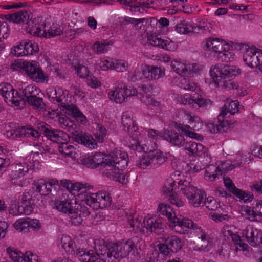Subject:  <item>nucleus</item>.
Here are the masks:
<instances>
[{"label": "nucleus", "instance_id": "58", "mask_svg": "<svg viewBox=\"0 0 262 262\" xmlns=\"http://www.w3.org/2000/svg\"><path fill=\"white\" fill-rule=\"evenodd\" d=\"M137 165L139 167L143 169L147 168L149 166L151 167L149 154L143 155L142 156V158L138 162Z\"/></svg>", "mask_w": 262, "mask_h": 262}, {"label": "nucleus", "instance_id": "37", "mask_svg": "<svg viewBox=\"0 0 262 262\" xmlns=\"http://www.w3.org/2000/svg\"><path fill=\"white\" fill-rule=\"evenodd\" d=\"M135 178V174L134 173L128 172H120L119 170L114 179V181H118L119 183L123 184H126L129 182H133Z\"/></svg>", "mask_w": 262, "mask_h": 262}, {"label": "nucleus", "instance_id": "47", "mask_svg": "<svg viewBox=\"0 0 262 262\" xmlns=\"http://www.w3.org/2000/svg\"><path fill=\"white\" fill-rule=\"evenodd\" d=\"M232 237V239L233 241L234 244L238 246L237 247V249L239 250L242 251H246L249 248L248 245L247 244H245L243 242V239H242L241 237L239 235L234 234L233 233H231L230 234Z\"/></svg>", "mask_w": 262, "mask_h": 262}, {"label": "nucleus", "instance_id": "42", "mask_svg": "<svg viewBox=\"0 0 262 262\" xmlns=\"http://www.w3.org/2000/svg\"><path fill=\"white\" fill-rule=\"evenodd\" d=\"M48 182H46L43 179H40L37 182H35L34 186L35 187L36 191L39 192L41 195H48L49 188L48 187Z\"/></svg>", "mask_w": 262, "mask_h": 262}, {"label": "nucleus", "instance_id": "23", "mask_svg": "<svg viewBox=\"0 0 262 262\" xmlns=\"http://www.w3.org/2000/svg\"><path fill=\"white\" fill-rule=\"evenodd\" d=\"M144 223L147 230L157 234H160L164 232V225L161 219L156 216L149 218L146 221H144Z\"/></svg>", "mask_w": 262, "mask_h": 262}, {"label": "nucleus", "instance_id": "52", "mask_svg": "<svg viewBox=\"0 0 262 262\" xmlns=\"http://www.w3.org/2000/svg\"><path fill=\"white\" fill-rule=\"evenodd\" d=\"M219 204L216 200L212 196L205 197L202 206H205L210 210H215L218 208Z\"/></svg>", "mask_w": 262, "mask_h": 262}, {"label": "nucleus", "instance_id": "45", "mask_svg": "<svg viewBox=\"0 0 262 262\" xmlns=\"http://www.w3.org/2000/svg\"><path fill=\"white\" fill-rule=\"evenodd\" d=\"M7 253L10 258L15 262L23 261L24 253L10 247L7 249Z\"/></svg>", "mask_w": 262, "mask_h": 262}, {"label": "nucleus", "instance_id": "36", "mask_svg": "<svg viewBox=\"0 0 262 262\" xmlns=\"http://www.w3.org/2000/svg\"><path fill=\"white\" fill-rule=\"evenodd\" d=\"M151 167H157L165 162L164 157L161 151H156L149 153Z\"/></svg>", "mask_w": 262, "mask_h": 262}, {"label": "nucleus", "instance_id": "10", "mask_svg": "<svg viewBox=\"0 0 262 262\" xmlns=\"http://www.w3.org/2000/svg\"><path fill=\"white\" fill-rule=\"evenodd\" d=\"M10 127L11 128L7 131L6 135L12 139L30 136L34 138H38L41 134L38 129H34L31 126H20L18 124L11 123Z\"/></svg>", "mask_w": 262, "mask_h": 262}, {"label": "nucleus", "instance_id": "18", "mask_svg": "<svg viewBox=\"0 0 262 262\" xmlns=\"http://www.w3.org/2000/svg\"><path fill=\"white\" fill-rule=\"evenodd\" d=\"M182 103L188 104L194 103L197 104L199 107L207 109L212 105V102L210 99L204 98L202 95L194 94L191 97L184 96L182 99Z\"/></svg>", "mask_w": 262, "mask_h": 262}, {"label": "nucleus", "instance_id": "50", "mask_svg": "<svg viewBox=\"0 0 262 262\" xmlns=\"http://www.w3.org/2000/svg\"><path fill=\"white\" fill-rule=\"evenodd\" d=\"M221 43L217 39L209 38L204 43L203 48L205 51H209L212 52L215 49H217V46Z\"/></svg>", "mask_w": 262, "mask_h": 262}, {"label": "nucleus", "instance_id": "55", "mask_svg": "<svg viewBox=\"0 0 262 262\" xmlns=\"http://www.w3.org/2000/svg\"><path fill=\"white\" fill-rule=\"evenodd\" d=\"M243 211L247 215V219L252 221H259L256 211H255L254 206L251 207L246 206L244 207Z\"/></svg>", "mask_w": 262, "mask_h": 262}, {"label": "nucleus", "instance_id": "4", "mask_svg": "<svg viewBox=\"0 0 262 262\" xmlns=\"http://www.w3.org/2000/svg\"><path fill=\"white\" fill-rule=\"evenodd\" d=\"M91 187L88 183L76 184L74 190L80 191V194L84 193V198L83 200L87 205L94 209H103L110 206L112 199L108 193L106 192H99L96 193L87 192L86 188Z\"/></svg>", "mask_w": 262, "mask_h": 262}, {"label": "nucleus", "instance_id": "22", "mask_svg": "<svg viewBox=\"0 0 262 262\" xmlns=\"http://www.w3.org/2000/svg\"><path fill=\"white\" fill-rule=\"evenodd\" d=\"M121 122L125 131L134 138H137L139 132L138 127L130 116L123 115L121 118Z\"/></svg>", "mask_w": 262, "mask_h": 262}, {"label": "nucleus", "instance_id": "53", "mask_svg": "<svg viewBox=\"0 0 262 262\" xmlns=\"http://www.w3.org/2000/svg\"><path fill=\"white\" fill-rule=\"evenodd\" d=\"M146 65H142L140 68L135 70L134 74L132 76V80L134 81L142 80L145 78V70Z\"/></svg>", "mask_w": 262, "mask_h": 262}, {"label": "nucleus", "instance_id": "20", "mask_svg": "<svg viewBox=\"0 0 262 262\" xmlns=\"http://www.w3.org/2000/svg\"><path fill=\"white\" fill-rule=\"evenodd\" d=\"M176 30L181 34H187L188 33H201L205 30V27L200 26H193L186 20L182 21L175 26Z\"/></svg>", "mask_w": 262, "mask_h": 262}, {"label": "nucleus", "instance_id": "48", "mask_svg": "<svg viewBox=\"0 0 262 262\" xmlns=\"http://www.w3.org/2000/svg\"><path fill=\"white\" fill-rule=\"evenodd\" d=\"M63 33V29L61 26L53 24L49 30L46 31L47 36H43L45 38H51L60 35Z\"/></svg>", "mask_w": 262, "mask_h": 262}, {"label": "nucleus", "instance_id": "3", "mask_svg": "<svg viewBox=\"0 0 262 262\" xmlns=\"http://www.w3.org/2000/svg\"><path fill=\"white\" fill-rule=\"evenodd\" d=\"M160 213L166 215L169 220V226L179 234H188L189 229H196L198 226L191 220L179 215L172 212L173 209L166 204H160L158 207Z\"/></svg>", "mask_w": 262, "mask_h": 262}, {"label": "nucleus", "instance_id": "12", "mask_svg": "<svg viewBox=\"0 0 262 262\" xmlns=\"http://www.w3.org/2000/svg\"><path fill=\"white\" fill-rule=\"evenodd\" d=\"M242 48L246 49L243 55L244 62L247 66L251 68H257L259 70L260 67H262V52L255 47L247 48L248 46L246 44H241Z\"/></svg>", "mask_w": 262, "mask_h": 262}, {"label": "nucleus", "instance_id": "51", "mask_svg": "<svg viewBox=\"0 0 262 262\" xmlns=\"http://www.w3.org/2000/svg\"><path fill=\"white\" fill-rule=\"evenodd\" d=\"M58 151L62 155L65 156H70L72 155L73 146L72 145H69L66 141H62L58 145Z\"/></svg>", "mask_w": 262, "mask_h": 262}, {"label": "nucleus", "instance_id": "7", "mask_svg": "<svg viewBox=\"0 0 262 262\" xmlns=\"http://www.w3.org/2000/svg\"><path fill=\"white\" fill-rule=\"evenodd\" d=\"M163 244L158 245V248L161 254L171 256L173 253H177L182 248L183 244L181 239L174 235L165 236L163 238Z\"/></svg>", "mask_w": 262, "mask_h": 262}, {"label": "nucleus", "instance_id": "33", "mask_svg": "<svg viewBox=\"0 0 262 262\" xmlns=\"http://www.w3.org/2000/svg\"><path fill=\"white\" fill-rule=\"evenodd\" d=\"M187 118L189 120V125H185L187 129L198 131L201 129L203 126V122L200 117L198 116L192 115L189 114H186Z\"/></svg>", "mask_w": 262, "mask_h": 262}, {"label": "nucleus", "instance_id": "44", "mask_svg": "<svg viewBox=\"0 0 262 262\" xmlns=\"http://www.w3.org/2000/svg\"><path fill=\"white\" fill-rule=\"evenodd\" d=\"M60 245L61 247L64 249L66 252L69 254H72L73 252H75L74 249V243L71 241L70 237H63L61 238Z\"/></svg>", "mask_w": 262, "mask_h": 262}, {"label": "nucleus", "instance_id": "11", "mask_svg": "<svg viewBox=\"0 0 262 262\" xmlns=\"http://www.w3.org/2000/svg\"><path fill=\"white\" fill-rule=\"evenodd\" d=\"M37 129L41 133L44 134L48 139L58 144L69 139L67 133L60 130L52 129L49 125L45 122L38 123Z\"/></svg>", "mask_w": 262, "mask_h": 262}, {"label": "nucleus", "instance_id": "56", "mask_svg": "<svg viewBox=\"0 0 262 262\" xmlns=\"http://www.w3.org/2000/svg\"><path fill=\"white\" fill-rule=\"evenodd\" d=\"M49 194L55 195L60 189V186L57 180L52 179L48 181Z\"/></svg>", "mask_w": 262, "mask_h": 262}, {"label": "nucleus", "instance_id": "14", "mask_svg": "<svg viewBox=\"0 0 262 262\" xmlns=\"http://www.w3.org/2000/svg\"><path fill=\"white\" fill-rule=\"evenodd\" d=\"M242 237L252 246L262 244V231L252 226H247L242 232Z\"/></svg>", "mask_w": 262, "mask_h": 262}, {"label": "nucleus", "instance_id": "32", "mask_svg": "<svg viewBox=\"0 0 262 262\" xmlns=\"http://www.w3.org/2000/svg\"><path fill=\"white\" fill-rule=\"evenodd\" d=\"M62 106L66 109V113L71 115L77 121L82 122L85 120V117L76 106L64 104V105L62 104Z\"/></svg>", "mask_w": 262, "mask_h": 262}, {"label": "nucleus", "instance_id": "57", "mask_svg": "<svg viewBox=\"0 0 262 262\" xmlns=\"http://www.w3.org/2000/svg\"><path fill=\"white\" fill-rule=\"evenodd\" d=\"M176 128L179 131H181L182 133L186 135L187 137H190L192 139H199V137H201V135L198 134L188 130L185 126H183L181 124L177 125L175 126Z\"/></svg>", "mask_w": 262, "mask_h": 262}, {"label": "nucleus", "instance_id": "49", "mask_svg": "<svg viewBox=\"0 0 262 262\" xmlns=\"http://www.w3.org/2000/svg\"><path fill=\"white\" fill-rule=\"evenodd\" d=\"M185 68L183 77L187 76L193 77L196 76L199 71L198 65L196 64H185Z\"/></svg>", "mask_w": 262, "mask_h": 262}, {"label": "nucleus", "instance_id": "60", "mask_svg": "<svg viewBox=\"0 0 262 262\" xmlns=\"http://www.w3.org/2000/svg\"><path fill=\"white\" fill-rule=\"evenodd\" d=\"M126 214V217L127 218V221L129 222L131 227L132 228H139L140 227L141 221L137 217L134 219V215L132 214V213H128L127 212H125Z\"/></svg>", "mask_w": 262, "mask_h": 262}, {"label": "nucleus", "instance_id": "15", "mask_svg": "<svg viewBox=\"0 0 262 262\" xmlns=\"http://www.w3.org/2000/svg\"><path fill=\"white\" fill-rule=\"evenodd\" d=\"M6 170L8 172V176L12 183L14 185H18L17 180L23 177L28 171V165L26 163H18L10 165Z\"/></svg>", "mask_w": 262, "mask_h": 262}, {"label": "nucleus", "instance_id": "26", "mask_svg": "<svg viewBox=\"0 0 262 262\" xmlns=\"http://www.w3.org/2000/svg\"><path fill=\"white\" fill-rule=\"evenodd\" d=\"M72 139L79 144H82L89 148L93 149L95 148L96 143L93 138L89 134L78 132L76 134H74L72 137Z\"/></svg>", "mask_w": 262, "mask_h": 262}, {"label": "nucleus", "instance_id": "5", "mask_svg": "<svg viewBox=\"0 0 262 262\" xmlns=\"http://www.w3.org/2000/svg\"><path fill=\"white\" fill-rule=\"evenodd\" d=\"M14 70L25 72L30 79L37 82H45L48 80V76L41 70L38 63L35 61L29 62L21 59L17 60L12 64Z\"/></svg>", "mask_w": 262, "mask_h": 262}, {"label": "nucleus", "instance_id": "30", "mask_svg": "<svg viewBox=\"0 0 262 262\" xmlns=\"http://www.w3.org/2000/svg\"><path fill=\"white\" fill-rule=\"evenodd\" d=\"M200 240L198 245L195 247L194 250L199 251L208 252L212 248V240L209 236L203 233L200 237Z\"/></svg>", "mask_w": 262, "mask_h": 262}, {"label": "nucleus", "instance_id": "40", "mask_svg": "<svg viewBox=\"0 0 262 262\" xmlns=\"http://www.w3.org/2000/svg\"><path fill=\"white\" fill-rule=\"evenodd\" d=\"M91 159L94 168L99 166L102 167L105 163H108L107 158L101 152H96L94 155H91Z\"/></svg>", "mask_w": 262, "mask_h": 262}, {"label": "nucleus", "instance_id": "17", "mask_svg": "<svg viewBox=\"0 0 262 262\" xmlns=\"http://www.w3.org/2000/svg\"><path fill=\"white\" fill-rule=\"evenodd\" d=\"M27 25V30L30 34L39 37L47 36L45 24L39 18L30 19Z\"/></svg>", "mask_w": 262, "mask_h": 262}, {"label": "nucleus", "instance_id": "59", "mask_svg": "<svg viewBox=\"0 0 262 262\" xmlns=\"http://www.w3.org/2000/svg\"><path fill=\"white\" fill-rule=\"evenodd\" d=\"M171 68L177 73L183 76L185 64L177 61H173L170 64Z\"/></svg>", "mask_w": 262, "mask_h": 262}, {"label": "nucleus", "instance_id": "28", "mask_svg": "<svg viewBox=\"0 0 262 262\" xmlns=\"http://www.w3.org/2000/svg\"><path fill=\"white\" fill-rule=\"evenodd\" d=\"M80 207V210H79L78 208L77 210L75 209L74 212L71 215V222L75 225L81 224L84 218L89 216L90 214V211L86 207L81 206Z\"/></svg>", "mask_w": 262, "mask_h": 262}, {"label": "nucleus", "instance_id": "8", "mask_svg": "<svg viewBox=\"0 0 262 262\" xmlns=\"http://www.w3.org/2000/svg\"><path fill=\"white\" fill-rule=\"evenodd\" d=\"M28 192H25L21 197L20 204L12 205L10 209V213L13 215L30 214L35 206V199Z\"/></svg>", "mask_w": 262, "mask_h": 262}, {"label": "nucleus", "instance_id": "9", "mask_svg": "<svg viewBox=\"0 0 262 262\" xmlns=\"http://www.w3.org/2000/svg\"><path fill=\"white\" fill-rule=\"evenodd\" d=\"M178 188L180 189L182 193L187 198L189 203L194 207L200 206L201 200L199 201L193 198L195 194H198L200 199L202 198L203 193L201 192V190L198 189L193 185L186 180H180L178 182Z\"/></svg>", "mask_w": 262, "mask_h": 262}, {"label": "nucleus", "instance_id": "54", "mask_svg": "<svg viewBox=\"0 0 262 262\" xmlns=\"http://www.w3.org/2000/svg\"><path fill=\"white\" fill-rule=\"evenodd\" d=\"M179 84L180 86L184 90L191 91H195L196 88V84L194 82L184 77L181 78Z\"/></svg>", "mask_w": 262, "mask_h": 262}, {"label": "nucleus", "instance_id": "61", "mask_svg": "<svg viewBox=\"0 0 262 262\" xmlns=\"http://www.w3.org/2000/svg\"><path fill=\"white\" fill-rule=\"evenodd\" d=\"M218 58L223 62H229L234 60L235 54L230 51H225L223 54H219Z\"/></svg>", "mask_w": 262, "mask_h": 262}, {"label": "nucleus", "instance_id": "41", "mask_svg": "<svg viewBox=\"0 0 262 262\" xmlns=\"http://www.w3.org/2000/svg\"><path fill=\"white\" fill-rule=\"evenodd\" d=\"M233 194L239 200H243L245 203L251 202L254 198V195L251 192H246L238 188L235 190Z\"/></svg>", "mask_w": 262, "mask_h": 262}, {"label": "nucleus", "instance_id": "27", "mask_svg": "<svg viewBox=\"0 0 262 262\" xmlns=\"http://www.w3.org/2000/svg\"><path fill=\"white\" fill-rule=\"evenodd\" d=\"M165 70L160 67L146 65L145 70V78L149 80H157L163 77Z\"/></svg>", "mask_w": 262, "mask_h": 262}, {"label": "nucleus", "instance_id": "2", "mask_svg": "<svg viewBox=\"0 0 262 262\" xmlns=\"http://www.w3.org/2000/svg\"><path fill=\"white\" fill-rule=\"evenodd\" d=\"M239 69L227 64H221L212 67L210 75L217 87L228 90L237 89L236 84L231 78L238 73Z\"/></svg>", "mask_w": 262, "mask_h": 262}, {"label": "nucleus", "instance_id": "38", "mask_svg": "<svg viewBox=\"0 0 262 262\" xmlns=\"http://www.w3.org/2000/svg\"><path fill=\"white\" fill-rule=\"evenodd\" d=\"M26 102L35 109L41 110L46 108L43 99L39 95H36L32 98L28 99Z\"/></svg>", "mask_w": 262, "mask_h": 262}, {"label": "nucleus", "instance_id": "29", "mask_svg": "<svg viewBox=\"0 0 262 262\" xmlns=\"http://www.w3.org/2000/svg\"><path fill=\"white\" fill-rule=\"evenodd\" d=\"M2 95L7 103L11 102L15 106H19L21 104V101L23 100L21 94H19L17 91L15 92L14 89L9 91H6V92L4 93V95Z\"/></svg>", "mask_w": 262, "mask_h": 262}, {"label": "nucleus", "instance_id": "64", "mask_svg": "<svg viewBox=\"0 0 262 262\" xmlns=\"http://www.w3.org/2000/svg\"><path fill=\"white\" fill-rule=\"evenodd\" d=\"M196 143V142L193 141H188L186 139L184 145H182L181 147H183L185 151H188L189 154L194 155Z\"/></svg>", "mask_w": 262, "mask_h": 262}, {"label": "nucleus", "instance_id": "25", "mask_svg": "<svg viewBox=\"0 0 262 262\" xmlns=\"http://www.w3.org/2000/svg\"><path fill=\"white\" fill-rule=\"evenodd\" d=\"M163 138L173 145L179 147L184 145V141H186L183 135L172 130L164 132Z\"/></svg>", "mask_w": 262, "mask_h": 262}, {"label": "nucleus", "instance_id": "1", "mask_svg": "<svg viewBox=\"0 0 262 262\" xmlns=\"http://www.w3.org/2000/svg\"><path fill=\"white\" fill-rule=\"evenodd\" d=\"M136 246L134 242L128 239L125 243H114L104 241L95 242L94 250L77 249L76 250L79 260L82 262H116L126 257Z\"/></svg>", "mask_w": 262, "mask_h": 262}, {"label": "nucleus", "instance_id": "13", "mask_svg": "<svg viewBox=\"0 0 262 262\" xmlns=\"http://www.w3.org/2000/svg\"><path fill=\"white\" fill-rule=\"evenodd\" d=\"M137 91L134 89H129L124 84H119L114 91L108 93L111 100L117 103H121L125 101L126 98L132 96L136 95Z\"/></svg>", "mask_w": 262, "mask_h": 262}, {"label": "nucleus", "instance_id": "34", "mask_svg": "<svg viewBox=\"0 0 262 262\" xmlns=\"http://www.w3.org/2000/svg\"><path fill=\"white\" fill-rule=\"evenodd\" d=\"M222 171L221 169L213 165H209L205 172L204 177L207 180L213 181L216 178L220 175V172Z\"/></svg>", "mask_w": 262, "mask_h": 262}, {"label": "nucleus", "instance_id": "19", "mask_svg": "<svg viewBox=\"0 0 262 262\" xmlns=\"http://www.w3.org/2000/svg\"><path fill=\"white\" fill-rule=\"evenodd\" d=\"M149 43L168 51H174L176 49V44L170 39H164L157 35L151 34L148 37Z\"/></svg>", "mask_w": 262, "mask_h": 262}, {"label": "nucleus", "instance_id": "21", "mask_svg": "<svg viewBox=\"0 0 262 262\" xmlns=\"http://www.w3.org/2000/svg\"><path fill=\"white\" fill-rule=\"evenodd\" d=\"M31 13L29 11L22 10L13 14L5 15L6 20L16 24H27L30 19Z\"/></svg>", "mask_w": 262, "mask_h": 262}, {"label": "nucleus", "instance_id": "6", "mask_svg": "<svg viewBox=\"0 0 262 262\" xmlns=\"http://www.w3.org/2000/svg\"><path fill=\"white\" fill-rule=\"evenodd\" d=\"M228 112L227 108L224 105L221 112L217 116L218 121L217 123L208 122L206 124L207 127L211 133H224L229 129L233 128L234 124L237 123L236 121L224 120L223 119Z\"/></svg>", "mask_w": 262, "mask_h": 262}, {"label": "nucleus", "instance_id": "63", "mask_svg": "<svg viewBox=\"0 0 262 262\" xmlns=\"http://www.w3.org/2000/svg\"><path fill=\"white\" fill-rule=\"evenodd\" d=\"M224 106L227 108L231 115H234L238 110L239 103L237 100L227 102Z\"/></svg>", "mask_w": 262, "mask_h": 262}, {"label": "nucleus", "instance_id": "43", "mask_svg": "<svg viewBox=\"0 0 262 262\" xmlns=\"http://www.w3.org/2000/svg\"><path fill=\"white\" fill-rule=\"evenodd\" d=\"M25 55H31L36 53L39 50L38 45L31 41L23 40Z\"/></svg>", "mask_w": 262, "mask_h": 262}, {"label": "nucleus", "instance_id": "35", "mask_svg": "<svg viewBox=\"0 0 262 262\" xmlns=\"http://www.w3.org/2000/svg\"><path fill=\"white\" fill-rule=\"evenodd\" d=\"M47 94L50 100L53 102L56 101L57 102L60 103L63 100L62 97L64 98L66 97V96H64L63 90L60 88L50 90Z\"/></svg>", "mask_w": 262, "mask_h": 262}, {"label": "nucleus", "instance_id": "24", "mask_svg": "<svg viewBox=\"0 0 262 262\" xmlns=\"http://www.w3.org/2000/svg\"><path fill=\"white\" fill-rule=\"evenodd\" d=\"M71 204V200L70 199L66 198V195H63L60 200L56 201L55 207L58 211L64 213H68L71 219V215H72L75 210Z\"/></svg>", "mask_w": 262, "mask_h": 262}, {"label": "nucleus", "instance_id": "62", "mask_svg": "<svg viewBox=\"0 0 262 262\" xmlns=\"http://www.w3.org/2000/svg\"><path fill=\"white\" fill-rule=\"evenodd\" d=\"M14 228L19 231H23L29 228L28 218L26 219H20L15 222L14 224Z\"/></svg>", "mask_w": 262, "mask_h": 262}, {"label": "nucleus", "instance_id": "39", "mask_svg": "<svg viewBox=\"0 0 262 262\" xmlns=\"http://www.w3.org/2000/svg\"><path fill=\"white\" fill-rule=\"evenodd\" d=\"M113 164L112 163H105L102 167L104 168L103 171V173L104 176L107 178L114 180L115 177H116L117 172L120 169H117V167H115Z\"/></svg>", "mask_w": 262, "mask_h": 262}, {"label": "nucleus", "instance_id": "16", "mask_svg": "<svg viewBox=\"0 0 262 262\" xmlns=\"http://www.w3.org/2000/svg\"><path fill=\"white\" fill-rule=\"evenodd\" d=\"M128 160L127 154L117 149L114 150L107 157L108 163L113 164L115 167L121 170L127 166Z\"/></svg>", "mask_w": 262, "mask_h": 262}, {"label": "nucleus", "instance_id": "46", "mask_svg": "<svg viewBox=\"0 0 262 262\" xmlns=\"http://www.w3.org/2000/svg\"><path fill=\"white\" fill-rule=\"evenodd\" d=\"M175 181L172 178H169L166 180L164 182V184L163 186V192L165 194H167L168 196L173 194V192L174 190V187L175 186Z\"/></svg>", "mask_w": 262, "mask_h": 262}, {"label": "nucleus", "instance_id": "31", "mask_svg": "<svg viewBox=\"0 0 262 262\" xmlns=\"http://www.w3.org/2000/svg\"><path fill=\"white\" fill-rule=\"evenodd\" d=\"M22 93L21 96L23 97V100L21 104H24L28 99L32 98L36 95H39L40 91L35 86L29 85L23 89Z\"/></svg>", "mask_w": 262, "mask_h": 262}]
</instances>
